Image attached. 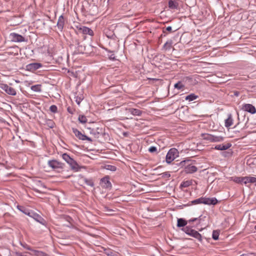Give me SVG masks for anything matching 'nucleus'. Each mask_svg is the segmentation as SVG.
Listing matches in <instances>:
<instances>
[{
    "instance_id": "a18cd8bd",
    "label": "nucleus",
    "mask_w": 256,
    "mask_h": 256,
    "mask_svg": "<svg viewBox=\"0 0 256 256\" xmlns=\"http://www.w3.org/2000/svg\"><path fill=\"white\" fill-rule=\"evenodd\" d=\"M164 174V176H167V177H169V176H170V174H168V172L166 173V174Z\"/></svg>"
},
{
    "instance_id": "7c9ffc66",
    "label": "nucleus",
    "mask_w": 256,
    "mask_h": 256,
    "mask_svg": "<svg viewBox=\"0 0 256 256\" xmlns=\"http://www.w3.org/2000/svg\"><path fill=\"white\" fill-rule=\"evenodd\" d=\"M202 201L204 204L210 205V198H202Z\"/></svg>"
},
{
    "instance_id": "b1692460",
    "label": "nucleus",
    "mask_w": 256,
    "mask_h": 256,
    "mask_svg": "<svg viewBox=\"0 0 256 256\" xmlns=\"http://www.w3.org/2000/svg\"><path fill=\"white\" fill-rule=\"evenodd\" d=\"M31 90L34 92H40L41 91V86L40 85H34L31 87Z\"/></svg>"
},
{
    "instance_id": "bb28decb",
    "label": "nucleus",
    "mask_w": 256,
    "mask_h": 256,
    "mask_svg": "<svg viewBox=\"0 0 256 256\" xmlns=\"http://www.w3.org/2000/svg\"><path fill=\"white\" fill-rule=\"evenodd\" d=\"M219 232L218 230H214L212 232V238L214 240H218L219 236Z\"/></svg>"
},
{
    "instance_id": "aec40b11",
    "label": "nucleus",
    "mask_w": 256,
    "mask_h": 256,
    "mask_svg": "<svg viewBox=\"0 0 256 256\" xmlns=\"http://www.w3.org/2000/svg\"><path fill=\"white\" fill-rule=\"evenodd\" d=\"M129 112L134 116H140L141 114L140 110L138 109L130 108L129 110Z\"/></svg>"
},
{
    "instance_id": "8fccbe9b",
    "label": "nucleus",
    "mask_w": 256,
    "mask_h": 256,
    "mask_svg": "<svg viewBox=\"0 0 256 256\" xmlns=\"http://www.w3.org/2000/svg\"><path fill=\"white\" fill-rule=\"evenodd\" d=\"M255 228H256V226H255Z\"/></svg>"
},
{
    "instance_id": "0eeeda50",
    "label": "nucleus",
    "mask_w": 256,
    "mask_h": 256,
    "mask_svg": "<svg viewBox=\"0 0 256 256\" xmlns=\"http://www.w3.org/2000/svg\"><path fill=\"white\" fill-rule=\"evenodd\" d=\"M10 36L11 40L14 42H22L25 41L24 37L15 32L11 33Z\"/></svg>"
},
{
    "instance_id": "ddd939ff",
    "label": "nucleus",
    "mask_w": 256,
    "mask_h": 256,
    "mask_svg": "<svg viewBox=\"0 0 256 256\" xmlns=\"http://www.w3.org/2000/svg\"><path fill=\"white\" fill-rule=\"evenodd\" d=\"M197 168L194 166L188 164L184 168V172L186 174H192L196 172Z\"/></svg>"
},
{
    "instance_id": "dca6fc26",
    "label": "nucleus",
    "mask_w": 256,
    "mask_h": 256,
    "mask_svg": "<svg viewBox=\"0 0 256 256\" xmlns=\"http://www.w3.org/2000/svg\"><path fill=\"white\" fill-rule=\"evenodd\" d=\"M233 124V119L231 114H228V118L225 120L224 126L226 128H229Z\"/></svg>"
},
{
    "instance_id": "4be33fe9",
    "label": "nucleus",
    "mask_w": 256,
    "mask_h": 256,
    "mask_svg": "<svg viewBox=\"0 0 256 256\" xmlns=\"http://www.w3.org/2000/svg\"><path fill=\"white\" fill-rule=\"evenodd\" d=\"M198 98V96H196L194 94H190V95L187 96L186 97V100H188L190 102L195 100Z\"/></svg>"
},
{
    "instance_id": "39448f33",
    "label": "nucleus",
    "mask_w": 256,
    "mask_h": 256,
    "mask_svg": "<svg viewBox=\"0 0 256 256\" xmlns=\"http://www.w3.org/2000/svg\"><path fill=\"white\" fill-rule=\"evenodd\" d=\"M72 132L74 134L75 136L78 138L80 140H86L90 142H92V140L91 138L86 136L84 134H83L80 132L77 129L72 128Z\"/></svg>"
},
{
    "instance_id": "a19ab883",
    "label": "nucleus",
    "mask_w": 256,
    "mask_h": 256,
    "mask_svg": "<svg viewBox=\"0 0 256 256\" xmlns=\"http://www.w3.org/2000/svg\"><path fill=\"white\" fill-rule=\"evenodd\" d=\"M81 101H82V100H81V98H76V102L77 103V104H78V105H80V103Z\"/></svg>"
},
{
    "instance_id": "f3484780",
    "label": "nucleus",
    "mask_w": 256,
    "mask_h": 256,
    "mask_svg": "<svg viewBox=\"0 0 256 256\" xmlns=\"http://www.w3.org/2000/svg\"><path fill=\"white\" fill-rule=\"evenodd\" d=\"M188 222V221L183 218H178L177 226L180 228L184 226L187 224Z\"/></svg>"
},
{
    "instance_id": "412c9836",
    "label": "nucleus",
    "mask_w": 256,
    "mask_h": 256,
    "mask_svg": "<svg viewBox=\"0 0 256 256\" xmlns=\"http://www.w3.org/2000/svg\"><path fill=\"white\" fill-rule=\"evenodd\" d=\"M231 179L236 183L242 184L243 177L234 176L232 177Z\"/></svg>"
},
{
    "instance_id": "a211bd4d",
    "label": "nucleus",
    "mask_w": 256,
    "mask_h": 256,
    "mask_svg": "<svg viewBox=\"0 0 256 256\" xmlns=\"http://www.w3.org/2000/svg\"><path fill=\"white\" fill-rule=\"evenodd\" d=\"M230 146V144H219L215 146V149L218 150H226Z\"/></svg>"
},
{
    "instance_id": "4c0bfd02",
    "label": "nucleus",
    "mask_w": 256,
    "mask_h": 256,
    "mask_svg": "<svg viewBox=\"0 0 256 256\" xmlns=\"http://www.w3.org/2000/svg\"><path fill=\"white\" fill-rule=\"evenodd\" d=\"M107 169L110 170L112 171H115L116 170V168L114 166L108 165Z\"/></svg>"
},
{
    "instance_id": "cd10ccee",
    "label": "nucleus",
    "mask_w": 256,
    "mask_h": 256,
    "mask_svg": "<svg viewBox=\"0 0 256 256\" xmlns=\"http://www.w3.org/2000/svg\"><path fill=\"white\" fill-rule=\"evenodd\" d=\"M202 202V198H200L192 201L191 203L192 204H203Z\"/></svg>"
},
{
    "instance_id": "2eb2a0df",
    "label": "nucleus",
    "mask_w": 256,
    "mask_h": 256,
    "mask_svg": "<svg viewBox=\"0 0 256 256\" xmlns=\"http://www.w3.org/2000/svg\"><path fill=\"white\" fill-rule=\"evenodd\" d=\"M42 66V64L40 63L30 64L27 66L28 69L31 70H34L38 69Z\"/></svg>"
},
{
    "instance_id": "f704fd0d",
    "label": "nucleus",
    "mask_w": 256,
    "mask_h": 256,
    "mask_svg": "<svg viewBox=\"0 0 256 256\" xmlns=\"http://www.w3.org/2000/svg\"><path fill=\"white\" fill-rule=\"evenodd\" d=\"M38 256H50L48 254L40 251H34Z\"/></svg>"
},
{
    "instance_id": "c03bdc74",
    "label": "nucleus",
    "mask_w": 256,
    "mask_h": 256,
    "mask_svg": "<svg viewBox=\"0 0 256 256\" xmlns=\"http://www.w3.org/2000/svg\"><path fill=\"white\" fill-rule=\"evenodd\" d=\"M172 27H171V26H168V27L166 28V30L168 31H169V32L171 31V30H172Z\"/></svg>"
},
{
    "instance_id": "393cba45",
    "label": "nucleus",
    "mask_w": 256,
    "mask_h": 256,
    "mask_svg": "<svg viewBox=\"0 0 256 256\" xmlns=\"http://www.w3.org/2000/svg\"><path fill=\"white\" fill-rule=\"evenodd\" d=\"M62 158L68 164L72 159L69 155L66 154H64L62 155Z\"/></svg>"
},
{
    "instance_id": "f8f14e48",
    "label": "nucleus",
    "mask_w": 256,
    "mask_h": 256,
    "mask_svg": "<svg viewBox=\"0 0 256 256\" xmlns=\"http://www.w3.org/2000/svg\"><path fill=\"white\" fill-rule=\"evenodd\" d=\"M256 182V178L252 176L243 177L242 184L246 185L248 184H254Z\"/></svg>"
},
{
    "instance_id": "1a4fd4ad",
    "label": "nucleus",
    "mask_w": 256,
    "mask_h": 256,
    "mask_svg": "<svg viewBox=\"0 0 256 256\" xmlns=\"http://www.w3.org/2000/svg\"><path fill=\"white\" fill-rule=\"evenodd\" d=\"M100 184L102 188L106 189H109L112 186L111 183L109 180L108 178L107 177H105L101 179Z\"/></svg>"
},
{
    "instance_id": "7ed1b4c3",
    "label": "nucleus",
    "mask_w": 256,
    "mask_h": 256,
    "mask_svg": "<svg viewBox=\"0 0 256 256\" xmlns=\"http://www.w3.org/2000/svg\"><path fill=\"white\" fill-rule=\"evenodd\" d=\"M202 137L204 140L210 142H220L224 140V138L222 136H214L209 134H202Z\"/></svg>"
},
{
    "instance_id": "20e7f679",
    "label": "nucleus",
    "mask_w": 256,
    "mask_h": 256,
    "mask_svg": "<svg viewBox=\"0 0 256 256\" xmlns=\"http://www.w3.org/2000/svg\"><path fill=\"white\" fill-rule=\"evenodd\" d=\"M0 88L4 90L8 94L15 96L16 94V90L8 84L2 82H0Z\"/></svg>"
},
{
    "instance_id": "ea45409f",
    "label": "nucleus",
    "mask_w": 256,
    "mask_h": 256,
    "mask_svg": "<svg viewBox=\"0 0 256 256\" xmlns=\"http://www.w3.org/2000/svg\"><path fill=\"white\" fill-rule=\"evenodd\" d=\"M198 219H199V218H194L189 220L188 222H195L196 220Z\"/></svg>"
},
{
    "instance_id": "79ce46f5",
    "label": "nucleus",
    "mask_w": 256,
    "mask_h": 256,
    "mask_svg": "<svg viewBox=\"0 0 256 256\" xmlns=\"http://www.w3.org/2000/svg\"><path fill=\"white\" fill-rule=\"evenodd\" d=\"M16 256H26L22 253H20V252H16Z\"/></svg>"
},
{
    "instance_id": "c85d7f7f",
    "label": "nucleus",
    "mask_w": 256,
    "mask_h": 256,
    "mask_svg": "<svg viewBox=\"0 0 256 256\" xmlns=\"http://www.w3.org/2000/svg\"><path fill=\"white\" fill-rule=\"evenodd\" d=\"M172 46V42H166L164 46V48L166 50H169L170 48Z\"/></svg>"
},
{
    "instance_id": "58836bf2",
    "label": "nucleus",
    "mask_w": 256,
    "mask_h": 256,
    "mask_svg": "<svg viewBox=\"0 0 256 256\" xmlns=\"http://www.w3.org/2000/svg\"><path fill=\"white\" fill-rule=\"evenodd\" d=\"M240 256H256V254L254 253H252L250 254H243Z\"/></svg>"
},
{
    "instance_id": "49530a36",
    "label": "nucleus",
    "mask_w": 256,
    "mask_h": 256,
    "mask_svg": "<svg viewBox=\"0 0 256 256\" xmlns=\"http://www.w3.org/2000/svg\"><path fill=\"white\" fill-rule=\"evenodd\" d=\"M36 218H35L36 220L37 221L39 222V220L37 218H40L38 215L36 216Z\"/></svg>"
},
{
    "instance_id": "5701e85b",
    "label": "nucleus",
    "mask_w": 256,
    "mask_h": 256,
    "mask_svg": "<svg viewBox=\"0 0 256 256\" xmlns=\"http://www.w3.org/2000/svg\"><path fill=\"white\" fill-rule=\"evenodd\" d=\"M17 208L22 212L25 214H26L30 216H31L30 212H28V210H26L22 206H17Z\"/></svg>"
},
{
    "instance_id": "9d476101",
    "label": "nucleus",
    "mask_w": 256,
    "mask_h": 256,
    "mask_svg": "<svg viewBox=\"0 0 256 256\" xmlns=\"http://www.w3.org/2000/svg\"><path fill=\"white\" fill-rule=\"evenodd\" d=\"M242 109L252 114L256 112L255 107L251 104H244L242 106Z\"/></svg>"
},
{
    "instance_id": "c9c22d12",
    "label": "nucleus",
    "mask_w": 256,
    "mask_h": 256,
    "mask_svg": "<svg viewBox=\"0 0 256 256\" xmlns=\"http://www.w3.org/2000/svg\"><path fill=\"white\" fill-rule=\"evenodd\" d=\"M157 150V148L155 146H150L149 149L148 151L150 152H156Z\"/></svg>"
},
{
    "instance_id": "37998d69",
    "label": "nucleus",
    "mask_w": 256,
    "mask_h": 256,
    "mask_svg": "<svg viewBox=\"0 0 256 256\" xmlns=\"http://www.w3.org/2000/svg\"><path fill=\"white\" fill-rule=\"evenodd\" d=\"M186 162H189V160H187V161H186V160H184V161H182V162H180V164L181 166H184V164H185V163H186Z\"/></svg>"
},
{
    "instance_id": "6ab92c4d",
    "label": "nucleus",
    "mask_w": 256,
    "mask_h": 256,
    "mask_svg": "<svg viewBox=\"0 0 256 256\" xmlns=\"http://www.w3.org/2000/svg\"><path fill=\"white\" fill-rule=\"evenodd\" d=\"M168 6L172 10H175L177 9L178 5L176 1L171 0H170L168 2Z\"/></svg>"
},
{
    "instance_id": "423d86ee",
    "label": "nucleus",
    "mask_w": 256,
    "mask_h": 256,
    "mask_svg": "<svg viewBox=\"0 0 256 256\" xmlns=\"http://www.w3.org/2000/svg\"><path fill=\"white\" fill-rule=\"evenodd\" d=\"M48 164V166L54 170L62 168H63V164L56 160H49Z\"/></svg>"
},
{
    "instance_id": "de8ad7c7",
    "label": "nucleus",
    "mask_w": 256,
    "mask_h": 256,
    "mask_svg": "<svg viewBox=\"0 0 256 256\" xmlns=\"http://www.w3.org/2000/svg\"><path fill=\"white\" fill-rule=\"evenodd\" d=\"M109 1H110V0H107V2H106V3H107V4H108V2H109Z\"/></svg>"
},
{
    "instance_id": "f03ea898",
    "label": "nucleus",
    "mask_w": 256,
    "mask_h": 256,
    "mask_svg": "<svg viewBox=\"0 0 256 256\" xmlns=\"http://www.w3.org/2000/svg\"><path fill=\"white\" fill-rule=\"evenodd\" d=\"M179 156L178 150L175 148H170L167 153L166 156V162L168 164H170L174 159Z\"/></svg>"
},
{
    "instance_id": "f257e3e1",
    "label": "nucleus",
    "mask_w": 256,
    "mask_h": 256,
    "mask_svg": "<svg viewBox=\"0 0 256 256\" xmlns=\"http://www.w3.org/2000/svg\"><path fill=\"white\" fill-rule=\"evenodd\" d=\"M182 230L188 235H189L192 237L196 238L200 242L202 241V238L201 234L196 230L192 229V228L188 226H186L182 228Z\"/></svg>"
},
{
    "instance_id": "2f4dec72",
    "label": "nucleus",
    "mask_w": 256,
    "mask_h": 256,
    "mask_svg": "<svg viewBox=\"0 0 256 256\" xmlns=\"http://www.w3.org/2000/svg\"><path fill=\"white\" fill-rule=\"evenodd\" d=\"M174 86L175 88H176L178 90H180L184 87V86L180 82H178L176 84H174Z\"/></svg>"
},
{
    "instance_id": "09e8293b",
    "label": "nucleus",
    "mask_w": 256,
    "mask_h": 256,
    "mask_svg": "<svg viewBox=\"0 0 256 256\" xmlns=\"http://www.w3.org/2000/svg\"><path fill=\"white\" fill-rule=\"evenodd\" d=\"M42 222H41V223H42Z\"/></svg>"
},
{
    "instance_id": "473e14b6",
    "label": "nucleus",
    "mask_w": 256,
    "mask_h": 256,
    "mask_svg": "<svg viewBox=\"0 0 256 256\" xmlns=\"http://www.w3.org/2000/svg\"><path fill=\"white\" fill-rule=\"evenodd\" d=\"M218 203V200L215 198H210V204L215 205Z\"/></svg>"
},
{
    "instance_id": "72a5a7b5",
    "label": "nucleus",
    "mask_w": 256,
    "mask_h": 256,
    "mask_svg": "<svg viewBox=\"0 0 256 256\" xmlns=\"http://www.w3.org/2000/svg\"><path fill=\"white\" fill-rule=\"evenodd\" d=\"M50 110L52 112L56 113L57 112V107L55 105H52L50 106Z\"/></svg>"
},
{
    "instance_id": "9b49d317",
    "label": "nucleus",
    "mask_w": 256,
    "mask_h": 256,
    "mask_svg": "<svg viewBox=\"0 0 256 256\" xmlns=\"http://www.w3.org/2000/svg\"><path fill=\"white\" fill-rule=\"evenodd\" d=\"M68 164H70L71 168L75 172H78L80 169V168L78 163L72 158Z\"/></svg>"
},
{
    "instance_id": "e433bc0d",
    "label": "nucleus",
    "mask_w": 256,
    "mask_h": 256,
    "mask_svg": "<svg viewBox=\"0 0 256 256\" xmlns=\"http://www.w3.org/2000/svg\"><path fill=\"white\" fill-rule=\"evenodd\" d=\"M85 182L86 183L90 186H94V183L93 182L90 180H85Z\"/></svg>"
},
{
    "instance_id": "c756f323",
    "label": "nucleus",
    "mask_w": 256,
    "mask_h": 256,
    "mask_svg": "<svg viewBox=\"0 0 256 256\" xmlns=\"http://www.w3.org/2000/svg\"><path fill=\"white\" fill-rule=\"evenodd\" d=\"M191 184V182L190 181H186L183 182L182 184H181L180 186L184 188H186L188 186Z\"/></svg>"
},
{
    "instance_id": "a878e982",
    "label": "nucleus",
    "mask_w": 256,
    "mask_h": 256,
    "mask_svg": "<svg viewBox=\"0 0 256 256\" xmlns=\"http://www.w3.org/2000/svg\"><path fill=\"white\" fill-rule=\"evenodd\" d=\"M78 120L82 124H85L87 122V118L84 116L80 115L78 116Z\"/></svg>"
},
{
    "instance_id": "6e6552de",
    "label": "nucleus",
    "mask_w": 256,
    "mask_h": 256,
    "mask_svg": "<svg viewBox=\"0 0 256 256\" xmlns=\"http://www.w3.org/2000/svg\"><path fill=\"white\" fill-rule=\"evenodd\" d=\"M78 30L80 32L84 34H88L90 36H93L94 32L90 28L84 26H76Z\"/></svg>"
},
{
    "instance_id": "4468645a",
    "label": "nucleus",
    "mask_w": 256,
    "mask_h": 256,
    "mask_svg": "<svg viewBox=\"0 0 256 256\" xmlns=\"http://www.w3.org/2000/svg\"><path fill=\"white\" fill-rule=\"evenodd\" d=\"M64 24V16L61 15L58 19V21L57 22V26L58 28L62 30L63 28Z\"/></svg>"
}]
</instances>
